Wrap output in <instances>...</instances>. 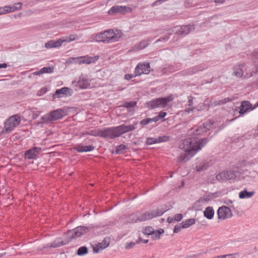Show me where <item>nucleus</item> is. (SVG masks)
I'll return each instance as SVG.
<instances>
[{
  "instance_id": "f257e3e1",
  "label": "nucleus",
  "mask_w": 258,
  "mask_h": 258,
  "mask_svg": "<svg viewBox=\"0 0 258 258\" xmlns=\"http://www.w3.org/2000/svg\"><path fill=\"white\" fill-rule=\"evenodd\" d=\"M208 142L207 139H202L198 141L195 137L183 140L179 144V148L184 151L178 156L177 161L185 162L189 160Z\"/></svg>"
},
{
  "instance_id": "f03ea898",
  "label": "nucleus",
  "mask_w": 258,
  "mask_h": 258,
  "mask_svg": "<svg viewBox=\"0 0 258 258\" xmlns=\"http://www.w3.org/2000/svg\"><path fill=\"white\" fill-rule=\"evenodd\" d=\"M122 35V32L118 29H109L97 34L95 39L98 42L112 43L118 41Z\"/></svg>"
},
{
  "instance_id": "7ed1b4c3",
  "label": "nucleus",
  "mask_w": 258,
  "mask_h": 258,
  "mask_svg": "<svg viewBox=\"0 0 258 258\" xmlns=\"http://www.w3.org/2000/svg\"><path fill=\"white\" fill-rule=\"evenodd\" d=\"M66 115L64 110L57 109L50 112L42 116L40 123L43 124H49L58 119H61Z\"/></svg>"
},
{
  "instance_id": "20e7f679",
  "label": "nucleus",
  "mask_w": 258,
  "mask_h": 258,
  "mask_svg": "<svg viewBox=\"0 0 258 258\" xmlns=\"http://www.w3.org/2000/svg\"><path fill=\"white\" fill-rule=\"evenodd\" d=\"M165 212L164 209H159L158 208L149 211H146L144 212H139V222L151 220L154 218L161 216Z\"/></svg>"
},
{
  "instance_id": "39448f33",
  "label": "nucleus",
  "mask_w": 258,
  "mask_h": 258,
  "mask_svg": "<svg viewBox=\"0 0 258 258\" xmlns=\"http://www.w3.org/2000/svg\"><path fill=\"white\" fill-rule=\"evenodd\" d=\"M173 99L172 95L164 98H158L147 102V106L150 109L156 108H164L167 105L168 103Z\"/></svg>"
},
{
  "instance_id": "423d86ee",
  "label": "nucleus",
  "mask_w": 258,
  "mask_h": 258,
  "mask_svg": "<svg viewBox=\"0 0 258 258\" xmlns=\"http://www.w3.org/2000/svg\"><path fill=\"white\" fill-rule=\"evenodd\" d=\"M21 122V119L19 115H14L10 117L5 122L4 133L9 134Z\"/></svg>"
},
{
  "instance_id": "0eeeda50",
  "label": "nucleus",
  "mask_w": 258,
  "mask_h": 258,
  "mask_svg": "<svg viewBox=\"0 0 258 258\" xmlns=\"http://www.w3.org/2000/svg\"><path fill=\"white\" fill-rule=\"evenodd\" d=\"M89 228L84 226H78L75 229L69 230L66 234L70 241L73 239H76L81 237L83 234L89 231Z\"/></svg>"
},
{
  "instance_id": "6e6552de",
  "label": "nucleus",
  "mask_w": 258,
  "mask_h": 258,
  "mask_svg": "<svg viewBox=\"0 0 258 258\" xmlns=\"http://www.w3.org/2000/svg\"><path fill=\"white\" fill-rule=\"evenodd\" d=\"M98 56H95L94 57L85 56L76 57H72L68 59V62L70 63H75L77 64H89L91 63L95 62L98 59Z\"/></svg>"
},
{
  "instance_id": "1a4fd4ad",
  "label": "nucleus",
  "mask_w": 258,
  "mask_h": 258,
  "mask_svg": "<svg viewBox=\"0 0 258 258\" xmlns=\"http://www.w3.org/2000/svg\"><path fill=\"white\" fill-rule=\"evenodd\" d=\"M118 137L119 136L116 126L101 129V137L112 139Z\"/></svg>"
},
{
  "instance_id": "9d476101",
  "label": "nucleus",
  "mask_w": 258,
  "mask_h": 258,
  "mask_svg": "<svg viewBox=\"0 0 258 258\" xmlns=\"http://www.w3.org/2000/svg\"><path fill=\"white\" fill-rule=\"evenodd\" d=\"M22 6V4L19 2L12 5L1 7H0V15L19 10L21 9Z\"/></svg>"
},
{
  "instance_id": "9b49d317",
  "label": "nucleus",
  "mask_w": 258,
  "mask_h": 258,
  "mask_svg": "<svg viewBox=\"0 0 258 258\" xmlns=\"http://www.w3.org/2000/svg\"><path fill=\"white\" fill-rule=\"evenodd\" d=\"M194 29V26L191 25L177 26L174 27L173 31L179 35L185 36Z\"/></svg>"
},
{
  "instance_id": "f8f14e48",
  "label": "nucleus",
  "mask_w": 258,
  "mask_h": 258,
  "mask_svg": "<svg viewBox=\"0 0 258 258\" xmlns=\"http://www.w3.org/2000/svg\"><path fill=\"white\" fill-rule=\"evenodd\" d=\"M218 218L220 220H225L230 218L232 214L230 209L226 206H222L217 211Z\"/></svg>"
},
{
  "instance_id": "ddd939ff",
  "label": "nucleus",
  "mask_w": 258,
  "mask_h": 258,
  "mask_svg": "<svg viewBox=\"0 0 258 258\" xmlns=\"http://www.w3.org/2000/svg\"><path fill=\"white\" fill-rule=\"evenodd\" d=\"M132 9L126 6H115L109 10L108 14L114 15L117 13L125 14L126 12H131Z\"/></svg>"
},
{
  "instance_id": "4468645a",
  "label": "nucleus",
  "mask_w": 258,
  "mask_h": 258,
  "mask_svg": "<svg viewBox=\"0 0 258 258\" xmlns=\"http://www.w3.org/2000/svg\"><path fill=\"white\" fill-rule=\"evenodd\" d=\"M150 64L149 63H144L138 64L135 69L136 76H140L142 74H148L150 72Z\"/></svg>"
},
{
  "instance_id": "2eb2a0df",
  "label": "nucleus",
  "mask_w": 258,
  "mask_h": 258,
  "mask_svg": "<svg viewBox=\"0 0 258 258\" xmlns=\"http://www.w3.org/2000/svg\"><path fill=\"white\" fill-rule=\"evenodd\" d=\"M73 90L68 87H63L60 89L56 90L55 93L52 95L54 99L56 98H61L63 95L71 96L73 94Z\"/></svg>"
},
{
  "instance_id": "dca6fc26",
  "label": "nucleus",
  "mask_w": 258,
  "mask_h": 258,
  "mask_svg": "<svg viewBox=\"0 0 258 258\" xmlns=\"http://www.w3.org/2000/svg\"><path fill=\"white\" fill-rule=\"evenodd\" d=\"M137 124V122L134 124L128 125L123 124L116 126L119 137L124 133L135 130L136 129L135 126Z\"/></svg>"
},
{
  "instance_id": "f3484780",
  "label": "nucleus",
  "mask_w": 258,
  "mask_h": 258,
  "mask_svg": "<svg viewBox=\"0 0 258 258\" xmlns=\"http://www.w3.org/2000/svg\"><path fill=\"white\" fill-rule=\"evenodd\" d=\"M41 149L39 147H33L27 150L25 153V157L28 159H34L41 151Z\"/></svg>"
},
{
  "instance_id": "a211bd4d",
  "label": "nucleus",
  "mask_w": 258,
  "mask_h": 258,
  "mask_svg": "<svg viewBox=\"0 0 258 258\" xmlns=\"http://www.w3.org/2000/svg\"><path fill=\"white\" fill-rule=\"evenodd\" d=\"M70 242V240L67 237L65 240H63L61 237H58L54 240L52 242L47 244V247L56 248L66 245Z\"/></svg>"
},
{
  "instance_id": "6ab92c4d",
  "label": "nucleus",
  "mask_w": 258,
  "mask_h": 258,
  "mask_svg": "<svg viewBox=\"0 0 258 258\" xmlns=\"http://www.w3.org/2000/svg\"><path fill=\"white\" fill-rule=\"evenodd\" d=\"M211 125L212 124L210 122L204 123L202 126H200L195 129L194 132V135L197 136L203 134L204 133H205L209 130L211 127Z\"/></svg>"
},
{
  "instance_id": "aec40b11",
  "label": "nucleus",
  "mask_w": 258,
  "mask_h": 258,
  "mask_svg": "<svg viewBox=\"0 0 258 258\" xmlns=\"http://www.w3.org/2000/svg\"><path fill=\"white\" fill-rule=\"evenodd\" d=\"M76 83L77 85L82 89L88 88L90 85V81L87 77L83 76L80 77L79 80Z\"/></svg>"
},
{
  "instance_id": "412c9836",
  "label": "nucleus",
  "mask_w": 258,
  "mask_h": 258,
  "mask_svg": "<svg viewBox=\"0 0 258 258\" xmlns=\"http://www.w3.org/2000/svg\"><path fill=\"white\" fill-rule=\"evenodd\" d=\"M257 103H256L254 105V107L251 109L252 105L249 103V102L247 101H244L242 102L241 103V105L239 107V113L240 114H243V113H245L246 112H247L249 109H250L251 110H253V109H254L255 108V106L256 105Z\"/></svg>"
},
{
  "instance_id": "4be33fe9",
  "label": "nucleus",
  "mask_w": 258,
  "mask_h": 258,
  "mask_svg": "<svg viewBox=\"0 0 258 258\" xmlns=\"http://www.w3.org/2000/svg\"><path fill=\"white\" fill-rule=\"evenodd\" d=\"M109 242L103 240L102 242L95 245L93 247V251L95 253H98L109 246Z\"/></svg>"
},
{
  "instance_id": "5701e85b",
  "label": "nucleus",
  "mask_w": 258,
  "mask_h": 258,
  "mask_svg": "<svg viewBox=\"0 0 258 258\" xmlns=\"http://www.w3.org/2000/svg\"><path fill=\"white\" fill-rule=\"evenodd\" d=\"M35 248L36 247L33 246L31 243L29 244H24L21 246V251L19 254H26L33 251Z\"/></svg>"
},
{
  "instance_id": "b1692460",
  "label": "nucleus",
  "mask_w": 258,
  "mask_h": 258,
  "mask_svg": "<svg viewBox=\"0 0 258 258\" xmlns=\"http://www.w3.org/2000/svg\"><path fill=\"white\" fill-rule=\"evenodd\" d=\"M61 45L59 39L57 40H50L45 44V47L49 49L59 47Z\"/></svg>"
},
{
  "instance_id": "393cba45",
  "label": "nucleus",
  "mask_w": 258,
  "mask_h": 258,
  "mask_svg": "<svg viewBox=\"0 0 258 258\" xmlns=\"http://www.w3.org/2000/svg\"><path fill=\"white\" fill-rule=\"evenodd\" d=\"M75 149L79 153L87 152L93 151L94 149V147L92 145L78 146Z\"/></svg>"
},
{
  "instance_id": "a878e982",
  "label": "nucleus",
  "mask_w": 258,
  "mask_h": 258,
  "mask_svg": "<svg viewBox=\"0 0 258 258\" xmlns=\"http://www.w3.org/2000/svg\"><path fill=\"white\" fill-rule=\"evenodd\" d=\"M254 191H247L246 189L240 191L239 193V197L240 199H247L252 197L254 195Z\"/></svg>"
},
{
  "instance_id": "bb28decb",
  "label": "nucleus",
  "mask_w": 258,
  "mask_h": 258,
  "mask_svg": "<svg viewBox=\"0 0 258 258\" xmlns=\"http://www.w3.org/2000/svg\"><path fill=\"white\" fill-rule=\"evenodd\" d=\"M150 41L151 40L149 38L144 39L141 41L138 44L135 45V47L137 50L143 49L148 46Z\"/></svg>"
},
{
  "instance_id": "cd10ccee",
  "label": "nucleus",
  "mask_w": 258,
  "mask_h": 258,
  "mask_svg": "<svg viewBox=\"0 0 258 258\" xmlns=\"http://www.w3.org/2000/svg\"><path fill=\"white\" fill-rule=\"evenodd\" d=\"M204 216L208 219H212L214 215V211L212 207H208L204 212Z\"/></svg>"
},
{
  "instance_id": "c85d7f7f",
  "label": "nucleus",
  "mask_w": 258,
  "mask_h": 258,
  "mask_svg": "<svg viewBox=\"0 0 258 258\" xmlns=\"http://www.w3.org/2000/svg\"><path fill=\"white\" fill-rule=\"evenodd\" d=\"M233 74L237 77H242L243 75V72L241 66L236 65L233 68Z\"/></svg>"
},
{
  "instance_id": "c756f323",
  "label": "nucleus",
  "mask_w": 258,
  "mask_h": 258,
  "mask_svg": "<svg viewBox=\"0 0 258 258\" xmlns=\"http://www.w3.org/2000/svg\"><path fill=\"white\" fill-rule=\"evenodd\" d=\"M196 222V220L194 218L189 219L183 221L181 223L182 228H187L190 226L194 225Z\"/></svg>"
},
{
  "instance_id": "7c9ffc66",
  "label": "nucleus",
  "mask_w": 258,
  "mask_h": 258,
  "mask_svg": "<svg viewBox=\"0 0 258 258\" xmlns=\"http://www.w3.org/2000/svg\"><path fill=\"white\" fill-rule=\"evenodd\" d=\"M226 180H230L235 179L238 175V173L234 171H226Z\"/></svg>"
},
{
  "instance_id": "2f4dec72",
  "label": "nucleus",
  "mask_w": 258,
  "mask_h": 258,
  "mask_svg": "<svg viewBox=\"0 0 258 258\" xmlns=\"http://www.w3.org/2000/svg\"><path fill=\"white\" fill-rule=\"evenodd\" d=\"M138 216L139 212L130 215L127 218V222L130 223H136L139 222Z\"/></svg>"
},
{
  "instance_id": "473e14b6",
  "label": "nucleus",
  "mask_w": 258,
  "mask_h": 258,
  "mask_svg": "<svg viewBox=\"0 0 258 258\" xmlns=\"http://www.w3.org/2000/svg\"><path fill=\"white\" fill-rule=\"evenodd\" d=\"M84 135H88L94 137H101V129L97 128L86 132Z\"/></svg>"
},
{
  "instance_id": "72a5a7b5",
  "label": "nucleus",
  "mask_w": 258,
  "mask_h": 258,
  "mask_svg": "<svg viewBox=\"0 0 258 258\" xmlns=\"http://www.w3.org/2000/svg\"><path fill=\"white\" fill-rule=\"evenodd\" d=\"M231 100V99H230L228 97L225 98L221 99V100L214 101L213 102V103H212V105H213L214 106L222 105V104H225L228 102H229Z\"/></svg>"
},
{
  "instance_id": "f704fd0d",
  "label": "nucleus",
  "mask_w": 258,
  "mask_h": 258,
  "mask_svg": "<svg viewBox=\"0 0 258 258\" xmlns=\"http://www.w3.org/2000/svg\"><path fill=\"white\" fill-rule=\"evenodd\" d=\"M226 171H222L216 175V179L220 181L226 180Z\"/></svg>"
},
{
  "instance_id": "c9c22d12",
  "label": "nucleus",
  "mask_w": 258,
  "mask_h": 258,
  "mask_svg": "<svg viewBox=\"0 0 258 258\" xmlns=\"http://www.w3.org/2000/svg\"><path fill=\"white\" fill-rule=\"evenodd\" d=\"M204 70L201 67H194L191 68H190L188 70V75H192L199 71H202Z\"/></svg>"
},
{
  "instance_id": "e433bc0d",
  "label": "nucleus",
  "mask_w": 258,
  "mask_h": 258,
  "mask_svg": "<svg viewBox=\"0 0 258 258\" xmlns=\"http://www.w3.org/2000/svg\"><path fill=\"white\" fill-rule=\"evenodd\" d=\"M88 252V249L86 246H81L78 249L77 254L82 256L87 254Z\"/></svg>"
},
{
  "instance_id": "4c0bfd02",
  "label": "nucleus",
  "mask_w": 258,
  "mask_h": 258,
  "mask_svg": "<svg viewBox=\"0 0 258 258\" xmlns=\"http://www.w3.org/2000/svg\"><path fill=\"white\" fill-rule=\"evenodd\" d=\"M245 176H247L251 179H254L258 175V172L255 170H252L248 172H246Z\"/></svg>"
},
{
  "instance_id": "58836bf2",
  "label": "nucleus",
  "mask_w": 258,
  "mask_h": 258,
  "mask_svg": "<svg viewBox=\"0 0 258 258\" xmlns=\"http://www.w3.org/2000/svg\"><path fill=\"white\" fill-rule=\"evenodd\" d=\"M126 147L125 145L121 144L117 147L115 152L117 154H121L126 149Z\"/></svg>"
},
{
  "instance_id": "ea45409f",
  "label": "nucleus",
  "mask_w": 258,
  "mask_h": 258,
  "mask_svg": "<svg viewBox=\"0 0 258 258\" xmlns=\"http://www.w3.org/2000/svg\"><path fill=\"white\" fill-rule=\"evenodd\" d=\"M154 229L152 227H147L144 229L143 233L147 235H151L154 232Z\"/></svg>"
},
{
  "instance_id": "a19ab883",
  "label": "nucleus",
  "mask_w": 258,
  "mask_h": 258,
  "mask_svg": "<svg viewBox=\"0 0 258 258\" xmlns=\"http://www.w3.org/2000/svg\"><path fill=\"white\" fill-rule=\"evenodd\" d=\"M158 143V140L157 138H148L146 141V143L148 145H152L153 144L157 143Z\"/></svg>"
},
{
  "instance_id": "79ce46f5",
  "label": "nucleus",
  "mask_w": 258,
  "mask_h": 258,
  "mask_svg": "<svg viewBox=\"0 0 258 258\" xmlns=\"http://www.w3.org/2000/svg\"><path fill=\"white\" fill-rule=\"evenodd\" d=\"M164 232L163 230H162V231L161 232L159 230L157 231H154V232L152 234H151L153 236V237L155 239H159L160 237V235L162 233Z\"/></svg>"
},
{
  "instance_id": "37998d69",
  "label": "nucleus",
  "mask_w": 258,
  "mask_h": 258,
  "mask_svg": "<svg viewBox=\"0 0 258 258\" xmlns=\"http://www.w3.org/2000/svg\"><path fill=\"white\" fill-rule=\"evenodd\" d=\"M169 137L168 136H161L157 138L158 143L167 142L169 141Z\"/></svg>"
},
{
  "instance_id": "c03bdc74",
  "label": "nucleus",
  "mask_w": 258,
  "mask_h": 258,
  "mask_svg": "<svg viewBox=\"0 0 258 258\" xmlns=\"http://www.w3.org/2000/svg\"><path fill=\"white\" fill-rule=\"evenodd\" d=\"M42 74L43 73H51L53 71V68L51 67H43L41 69Z\"/></svg>"
},
{
  "instance_id": "a18cd8bd",
  "label": "nucleus",
  "mask_w": 258,
  "mask_h": 258,
  "mask_svg": "<svg viewBox=\"0 0 258 258\" xmlns=\"http://www.w3.org/2000/svg\"><path fill=\"white\" fill-rule=\"evenodd\" d=\"M59 40H60V43H61V45H62V44L63 42H68V43H69V42H71L70 39H69V36H64V37H62L59 38Z\"/></svg>"
},
{
  "instance_id": "49530a36",
  "label": "nucleus",
  "mask_w": 258,
  "mask_h": 258,
  "mask_svg": "<svg viewBox=\"0 0 258 258\" xmlns=\"http://www.w3.org/2000/svg\"><path fill=\"white\" fill-rule=\"evenodd\" d=\"M136 102L134 101H130L128 102H126L124 104V106L126 108H132L134 107L136 105Z\"/></svg>"
},
{
  "instance_id": "de8ad7c7",
  "label": "nucleus",
  "mask_w": 258,
  "mask_h": 258,
  "mask_svg": "<svg viewBox=\"0 0 258 258\" xmlns=\"http://www.w3.org/2000/svg\"><path fill=\"white\" fill-rule=\"evenodd\" d=\"M207 168V166H206V165L204 164L201 166H197L196 167V169L197 171L200 172V171H203V170L206 169Z\"/></svg>"
},
{
  "instance_id": "09e8293b",
  "label": "nucleus",
  "mask_w": 258,
  "mask_h": 258,
  "mask_svg": "<svg viewBox=\"0 0 258 258\" xmlns=\"http://www.w3.org/2000/svg\"><path fill=\"white\" fill-rule=\"evenodd\" d=\"M182 218H183V216L181 214H177L174 216V221H176L177 222L180 221L182 220Z\"/></svg>"
},
{
  "instance_id": "8fccbe9b",
  "label": "nucleus",
  "mask_w": 258,
  "mask_h": 258,
  "mask_svg": "<svg viewBox=\"0 0 258 258\" xmlns=\"http://www.w3.org/2000/svg\"><path fill=\"white\" fill-rule=\"evenodd\" d=\"M69 37L71 41H75L80 38V36H79L77 34H71L69 36Z\"/></svg>"
},
{
  "instance_id": "3c124183",
  "label": "nucleus",
  "mask_w": 258,
  "mask_h": 258,
  "mask_svg": "<svg viewBox=\"0 0 258 258\" xmlns=\"http://www.w3.org/2000/svg\"><path fill=\"white\" fill-rule=\"evenodd\" d=\"M220 258H236L235 254H229L219 256Z\"/></svg>"
},
{
  "instance_id": "603ef678",
  "label": "nucleus",
  "mask_w": 258,
  "mask_h": 258,
  "mask_svg": "<svg viewBox=\"0 0 258 258\" xmlns=\"http://www.w3.org/2000/svg\"><path fill=\"white\" fill-rule=\"evenodd\" d=\"M150 123H151V122H150V120L149 118H147L143 119L140 122V124L142 125H147V124H149Z\"/></svg>"
},
{
  "instance_id": "864d4df0",
  "label": "nucleus",
  "mask_w": 258,
  "mask_h": 258,
  "mask_svg": "<svg viewBox=\"0 0 258 258\" xmlns=\"http://www.w3.org/2000/svg\"><path fill=\"white\" fill-rule=\"evenodd\" d=\"M166 115V113L165 112L161 111L159 112L158 115L156 116L158 120L163 118Z\"/></svg>"
},
{
  "instance_id": "5fc2aeb1",
  "label": "nucleus",
  "mask_w": 258,
  "mask_h": 258,
  "mask_svg": "<svg viewBox=\"0 0 258 258\" xmlns=\"http://www.w3.org/2000/svg\"><path fill=\"white\" fill-rule=\"evenodd\" d=\"M181 228H182V226H181L180 225H176L174 227V228L173 230L174 233H178L179 231H180Z\"/></svg>"
},
{
  "instance_id": "6e6d98bb",
  "label": "nucleus",
  "mask_w": 258,
  "mask_h": 258,
  "mask_svg": "<svg viewBox=\"0 0 258 258\" xmlns=\"http://www.w3.org/2000/svg\"><path fill=\"white\" fill-rule=\"evenodd\" d=\"M135 245V243L134 242H130L128 243H126L125 245V248L127 249H131L133 248Z\"/></svg>"
},
{
  "instance_id": "4d7b16f0",
  "label": "nucleus",
  "mask_w": 258,
  "mask_h": 258,
  "mask_svg": "<svg viewBox=\"0 0 258 258\" xmlns=\"http://www.w3.org/2000/svg\"><path fill=\"white\" fill-rule=\"evenodd\" d=\"M135 76H136V75L134 76L133 75H132V74H126L124 76V78L126 80H129Z\"/></svg>"
},
{
  "instance_id": "13d9d810",
  "label": "nucleus",
  "mask_w": 258,
  "mask_h": 258,
  "mask_svg": "<svg viewBox=\"0 0 258 258\" xmlns=\"http://www.w3.org/2000/svg\"><path fill=\"white\" fill-rule=\"evenodd\" d=\"M163 2H162V0H157L156 1H155L152 4V6L155 7L158 5L161 4Z\"/></svg>"
},
{
  "instance_id": "bf43d9fd",
  "label": "nucleus",
  "mask_w": 258,
  "mask_h": 258,
  "mask_svg": "<svg viewBox=\"0 0 258 258\" xmlns=\"http://www.w3.org/2000/svg\"><path fill=\"white\" fill-rule=\"evenodd\" d=\"M210 200V199L208 197H203L201 198L200 200V201H209Z\"/></svg>"
},
{
  "instance_id": "052dcab7",
  "label": "nucleus",
  "mask_w": 258,
  "mask_h": 258,
  "mask_svg": "<svg viewBox=\"0 0 258 258\" xmlns=\"http://www.w3.org/2000/svg\"><path fill=\"white\" fill-rule=\"evenodd\" d=\"M193 104L192 98L191 97H189L188 101V105L191 106Z\"/></svg>"
},
{
  "instance_id": "680f3d73",
  "label": "nucleus",
  "mask_w": 258,
  "mask_h": 258,
  "mask_svg": "<svg viewBox=\"0 0 258 258\" xmlns=\"http://www.w3.org/2000/svg\"><path fill=\"white\" fill-rule=\"evenodd\" d=\"M150 120V122H156L157 121H158V117H157V116H155L153 118H149Z\"/></svg>"
},
{
  "instance_id": "e2e57ef3",
  "label": "nucleus",
  "mask_w": 258,
  "mask_h": 258,
  "mask_svg": "<svg viewBox=\"0 0 258 258\" xmlns=\"http://www.w3.org/2000/svg\"><path fill=\"white\" fill-rule=\"evenodd\" d=\"M40 114V111H37L35 113H33V118H36Z\"/></svg>"
},
{
  "instance_id": "0e129e2a",
  "label": "nucleus",
  "mask_w": 258,
  "mask_h": 258,
  "mask_svg": "<svg viewBox=\"0 0 258 258\" xmlns=\"http://www.w3.org/2000/svg\"><path fill=\"white\" fill-rule=\"evenodd\" d=\"M253 136L254 137H258V125L255 129V132L253 133Z\"/></svg>"
},
{
  "instance_id": "69168bd1",
  "label": "nucleus",
  "mask_w": 258,
  "mask_h": 258,
  "mask_svg": "<svg viewBox=\"0 0 258 258\" xmlns=\"http://www.w3.org/2000/svg\"><path fill=\"white\" fill-rule=\"evenodd\" d=\"M174 220V217H169L167 218V222L169 223H172Z\"/></svg>"
},
{
  "instance_id": "338daca9",
  "label": "nucleus",
  "mask_w": 258,
  "mask_h": 258,
  "mask_svg": "<svg viewBox=\"0 0 258 258\" xmlns=\"http://www.w3.org/2000/svg\"><path fill=\"white\" fill-rule=\"evenodd\" d=\"M41 74H42V72L41 69L39 71L35 72L33 73L34 75H40Z\"/></svg>"
},
{
  "instance_id": "774afa93",
  "label": "nucleus",
  "mask_w": 258,
  "mask_h": 258,
  "mask_svg": "<svg viewBox=\"0 0 258 258\" xmlns=\"http://www.w3.org/2000/svg\"><path fill=\"white\" fill-rule=\"evenodd\" d=\"M7 67V64L6 63H0V69L6 68Z\"/></svg>"
}]
</instances>
